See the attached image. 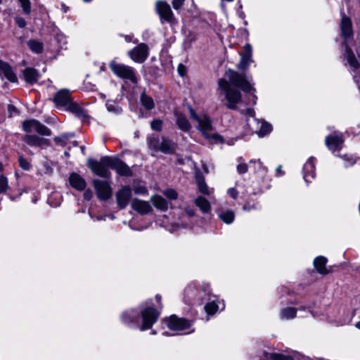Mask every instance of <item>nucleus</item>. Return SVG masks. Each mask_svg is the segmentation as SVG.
<instances>
[{"label":"nucleus","mask_w":360,"mask_h":360,"mask_svg":"<svg viewBox=\"0 0 360 360\" xmlns=\"http://www.w3.org/2000/svg\"><path fill=\"white\" fill-rule=\"evenodd\" d=\"M69 182L70 186L75 189L82 191L86 186V181L78 174L72 173L69 176Z\"/></svg>","instance_id":"nucleus-23"},{"label":"nucleus","mask_w":360,"mask_h":360,"mask_svg":"<svg viewBox=\"0 0 360 360\" xmlns=\"http://www.w3.org/2000/svg\"><path fill=\"white\" fill-rule=\"evenodd\" d=\"M185 0H172V6L175 10H179L182 7Z\"/></svg>","instance_id":"nucleus-51"},{"label":"nucleus","mask_w":360,"mask_h":360,"mask_svg":"<svg viewBox=\"0 0 360 360\" xmlns=\"http://www.w3.org/2000/svg\"><path fill=\"white\" fill-rule=\"evenodd\" d=\"M131 206L133 210L141 214H148L153 210L148 202L140 200L139 198H134L131 202Z\"/></svg>","instance_id":"nucleus-20"},{"label":"nucleus","mask_w":360,"mask_h":360,"mask_svg":"<svg viewBox=\"0 0 360 360\" xmlns=\"http://www.w3.org/2000/svg\"><path fill=\"white\" fill-rule=\"evenodd\" d=\"M93 196V193L90 189H87L84 193V198L86 200H89Z\"/></svg>","instance_id":"nucleus-56"},{"label":"nucleus","mask_w":360,"mask_h":360,"mask_svg":"<svg viewBox=\"0 0 360 360\" xmlns=\"http://www.w3.org/2000/svg\"><path fill=\"white\" fill-rule=\"evenodd\" d=\"M217 216L220 220L226 224H232L235 219V213L230 209L219 208L217 210Z\"/></svg>","instance_id":"nucleus-25"},{"label":"nucleus","mask_w":360,"mask_h":360,"mask_svg":"<svg viewBox=\"0 0 360 360\" xmlns=\"http://www.w3.org/2000/svg\"><path fill=\"white\" fill-rule=\"evenodd\" d=\"M19 164L21 168L25 170H28L30 169V165L29 162L22 157L19 158Z\"/></svg>","instance_id":"nucleus-50"},{"label":"nucleus","mask_w":360,"mask_h":360,"mask_svg":"<svg viewBox=\"0 0 360 360\" xmlns=\"http://www.w3.org/2000/svg\"><path fill=\"white\" fill-rule=\"evenodd\" d=\"M265 357L270 360H294V356L281 353H265Z\"/></svg>","instance_id":"nucleus-37"},{"label":"nucleus","mask_w":360,"mask_h":360,"mask_svg":"<svg viewBox=\"0 0 360 360\" xmlns=\"http://www.w3.org/2000/svg\"><path fill=\"white\" fill-rule=\"evenodd\" d=\"M142 316V326L140 327L141 330L150 329L153 325L157 321L160 313L153 307H146L141 311Z\"/></svg>","instance_id":"nucleus-10"},{"label":"nucleus","mask_w":360,"mask_h":360,"mask_svg":"<svg viewBox=\"0 0 360 360\" xmlns=\"http://www.w3.org/2000/svg\"><path fill=\"white\" fill-rule=\"evenodd\" d=\"M113 169H115L121 176H129L131 175L130 168L119 159L115 162Z\"/></svg>","instance_id":"nucleus-31"},{"label":"nucleus","mask_w":360,"mask_h":360,"mask_svg":"<svg viewBox=\"0 0 360 360\" xmlns=\"http://www.w3.org/2000/svg\"><path fill=\"white\" fill-rule=\"evenodd\" d=\"M252 55V46L250 44H246L243 47V52L240 53V60L238 64V68L239 70H245L252 63H253Z\"/></svg>","instance_id":"nucleus-15"},{"label":"nucleus","mask_w":360,"mask_h":360,"mask_svg":"<svg viewBox=\"0 0 360 360\" xmlns=\"http://www.w3.org/2000/svg\"><path fill=\"white\" fill-rule=\"evenodd\" d=\"M151 128L157 131H160L162 127V122L160 120H154L150 124Z\"/></svg>","instance_id":"nucleus-49"},{"label":"nucleus","mask_w":360,"mask_h":360,"mask_svg":"<svg viewBox=\"0 0 360 360\" xmlns=\"http://www.w3.org/2000/svg\"><path fill=\"white\" fill-rule=\"evenodd\" d=\"M74 136L73 133L63 134L61 136L54 137L53 140L58 146L65 147L68 145L70 139Z\"/></svg>","instance_id":"nucleus-36"},{"label":"nucleus","mask_w":360,"mask_h":360,"mask_svg":"<svg viewBox=\"0 0 360 360\" xmlns=\"http://www.w3.org/2000/svg\"><path fill=\"white\" fill-rule=\"evenodd\" d=\"M315 177L314 158H309L303 166V179L307 184Z\"/></svg>","instance_id":"nucleus-21"},{"label":"nucleus","mask_w":360,"mask_h":360,"mask_svg":"<svg viewBox=\"0 0 360 360\" xmlns=\"http://www.w3.org/2000/svg\"><path fill=\"white\" fill-rule=\"evenodd\" d=\"M148 143L150 149L155 151H160L165 154H172L175 152L176 145L174 142L166 137L160 139L157 136H151L148 138Z\"/></svg>","instance_id":"nucleus-6"},{"label":"nucleus","mask_w":360,"mask_h":360,"mask_svg":"<svg viewBox=\"0 0 360 360\" xmlns=\"http://www.w3.org/2000/svg\"><path fill=\"white\" fill-rule=\"evenodd\" d=\"M132 195V191L128 186H124L115 193L116 202L120 210L124 209L129 204Z\"/></svg>","instance_id":"nucleus-13"},{"label":"nucleus","mask_w":360,"mask_h":360,"mask_svg":"<svg viewBox=\"0 0 360 360\" xmlns=\"http://www.w3.org/2000/svg\"><path fill=\"white\" fill-rule=\"evenodd\" d=\"M191 117L197 123V129L207 139H213L217 141L220 136L216 134H212L213 127L210 117L206 114H198L192 108H189Z\"/></svg>","instance_id":"nucleus-2"},{"label":"nucleus","mask_w":360,"mask_h":360,"mask_svg":"<svg viewBox=\"0 0 360 360\" xmlns=\"http://www.w3.org/2000/svg\"><path fill=\"white\" fill-rule=\"evenodd\" d=\"M344 142L342 134L340 132H335L333 134L326 136V144L332 151L339 150Z\"/></svg>","instance_id":"nucleus-16"},{"label":"nucleus","mask_w":360,"mask_h":360,"mask_svg":"<svg viewBox=\"0 0 360 360\" xmlns=\"http://www.w3.org/2000/svg\"><path fill=\"white\" fill-rule=\"evenodd\" d=\"M30 50L35 53H41L43 51V44L35 39H30L27 41Z\"/></svg>","instance_id":"nucleus-40"},{"label":"nucleus","mask_w":360,"mask_h":360,"mask_svg":"<svg viewBox=\"0 0 360 360\" xmlns=\"http://www.w3.org/2000/svg\"><path fill=\"white\" fill-rule=\"evenodd\" d=\"M250 164H253L256 172L259 173L261 176H264L267 172V168L263 165L260 160H250Z\"/></svg>","instance_id":"nucleus-41"},{"label":"nucleus","mask_w":360,"mask_h":360,"mask_svg":"<svg viewBox=\"0 0 360 360\" xmlns=\"http://www.w3.org/2000/svg\"><path fill=\"white\" fill-rule=\"evenodd\" d=\"M132 60L138 63H144L149 55V48L147 44L140 43L128 53Z\"/></svg>","instance_id":"nucleus-12"},{"label":"nucleus","mask_w":360,"mask_h":360,"mask_svg":"<svg viewBox=\"0 0 360 360\" xmlns=\"http://www.w3.org/2000/svg\"><path fill=\"white\" fill-rule=\"evenodd\" d=\"M254 208H255V205H244L243 206V210L245 211H250Z\"/></svg>","instance_id":"nucleus-61"},{"label":"nucleus","mask_w":360,"mask_h":360,"mask_svg":"<svg viewBox=\"0 0 360 360\" xmlns=\"http://www.w3.org/2000/svg\"><path fill=\"white\" fill-rule=\"evenodd\" d=\"M105 217H106L105 215L96 217V220H98V221H100V220H105Z\"/></svg>","instance_id":"nucleus-63"},{"label":"nucleus","mask_w":360,"mask_h":360,"mask_svg":"<svg viewBox=\"0 0 360 360\" xmlns=\"http://www.w3.org/2000/svg\"><path fill=\"white\" fill-rule=\"evenodd\" d=\"M133 191L136 195H146L148 193L147 188L143 185H136L133 188Z\"/></svg>","instance_id":"nucleus-45"},{"label":"nucleus","mask_w":360,"mask_h":360,"mask_svg":"<svg viewBox=\"0 0 360 360\" xmlns=\"http://www.w3.org/2000/svg\"><path fill=\"white\" fill-rule=\"evenodd\" d=\"M156 11L160 18L169 22H172L174 20L173 12L170 6L165 1H158L156 4Z\"/></svg>","instance_id":"nucleus-14"},{"label":"nucleus","mask_w":360,"mask_h":360,"mask_svg":"<svg viewBox=\"0 0 360 360\" xmlns=\"http://www.w3.org/2000/svg\"><path fill=\"white\" fill-rule=\"evenodd\" d=\"M22 128L25 131L31 133L37 132L42 136H50L51 130L37 120L32 119L22 122Z\"/></svg>","instance_id":"nucleus-11"},{"label":"nucleus","mask_w":360,"mask_h":360,"mask_svg":"<svg viewBox=\"0 0 360 360\" xmlns=\"http://www.w3.org/2000/svg\"><path fill=\"white\" fill-rule=\"evenodd\" d=\"M15 22L18 25V26L20 28L25 27L27 22L22 17H18L15 18Z\"/></svg>","instance_id":"nucleus-53"},{"label":"nucleus","mask_w":360,"mask_h":360,"mask_svg":"<svg viewBox=\"0 0 360 360\" xmlns=\"http://www.w3.org/2000/svg\"><path fill=\"white\" fill-rule=\"evenodd\" d=\"M53 101L58 107L68 108V105L72 103V98L70 91L68 89H61L58 91L54 98Z\"/></svg>","instance_id":"nucleus-17"},{"label":"nucleus","mask_w":360,"mask_h":360,"mask_svg":"<svg viewBox=\"0 0 360 360\" xmlns=\"http://www.w3.org/2000/svg\"><path fill=\"white\" fill-rule=\"evenodd\" d=\"M8 187V179L4 176H0V193H4L6 191L7 188Z\"/></svg>","instance_id":"nucleus-48"},{"label":"nucleus","mask_w":360,"mask_h":360,"mask_svg":"<svg viewBox=\"0 0 360 360\" xmlns=\"http://www.w3.org/2000/svg\"><path fill=\"white\" fill-rule=\"evenodd\" d=\"M272 130V126L266 122H262L261 123V126L259 130V136L260 137H263L266 136V134H269Z\"/></svg>","instance_id":"nucleus-42"},{"label":"nucleus","mask_w":360,"mask_h":360,"mask_svg":"<svg viewBox=\"0 0 360 360\" xmlns=\"http://www.w3.org/2000/svg\"><path fill=\"white\" fill-rule=\"evenodd\" d=\"M354 326H355L357 329L360 330V321H359L356 322V323H355V324H354Z\"/></svg>","instance_id":"nucleus-64"},{"label":"nucleus","mask_w":360,"mask_h":360,"mask_svg":"<svg viewBox=\"0 0 360 360\" xmlns=\"http://www.w3.org/2000/svg\"><path fill=\"white\" fill-rule=\"evenodd\" d=\"M177 70H178V72L179 74L181 76V77H184L186 73V67L182 65V64H179V66H178V68H177Z\"/></svg>","instance_id":"nucleus-54"},{"label":"nucleus","mask_w":360,"mask_h":360,"mask_svg":"<svg viewBox=\"0 0 360 360\" xmlns=\"http://www.w3.org/2000/svg\"><path fill=\"white\" fill-rule=\"evenodd\" d=\"M174 117L176 124L180 130L187 132L191 129V125L184 115L178 111H175Z\"/></svg>","instance_id":"nucleus-24"},{"label":"nucleus","mask_w":360,"mask_h":360,"mask_svg":"<svg viewBox=\"0 0 360 360\" xmlns=\"http://www.w3.org/2000/svg\"><path fill=\"white\" fill-rule=\"evenodd\" d=\"M0 72H2L4 75L11 82H15L18 80V78L13 72L11 67L1 60H0Z\"/></svg>","instance_id":"nucleus-26"},{"label":"nucleus","mask_w":360,"mask_h":360,"mask_svg":"<svg viewBox=\"0 0 360 360\" xmlns=\"http://www.w3.org/2000/svg\"><path fill=\"white\" fill-rule=\"evenodd\" d=\"M163 322L169 329L176 332V334H190L195 331V329L192 328V321L176 315L165 319Z\"/></svg>","instance_id":"nucleus-4"},{"label":"nucleus","mask_w":360,"mask_h":360,"mask_svg":"<svg viewBox=\"0 0 360 360\" xmlns=\"http://www.w3.org/2000/svg\"><path fill=\"white\" fill-rule=\"evenodd\" d=\"M121 320L126 325L136 324L139 320V311L135 309L127 310L122 314Z\"/></svg>","instance_id":"nucleus-22"},{"label":"nucleus","mask_w":360,"mask_h":360,"mask_svg":"<svg viewBox=\"0 0 360 360\" xmlns=\"http://www.w3.org/2000/svg\"><path fill=\"white\" fill-rule=\"evenodd\" d=\"M8 110L9 112L11 113V115H13V113L17 112V108L13 105H8Z\"/></svg>","instance_id":"nucleus-59"},{"label":"nucleus","mask_w":360,"mask_h":360,"mask_svg":"<svg viewBox=\"0 0 360 360\" xmlns=\"http://www.w3.org/2000/svg\"><path fill=\"white\" fill-rule=\"evenodd\" d=\"M195 180L198 190L200 193L205 195H210L212 193V190L208 188L205 181L204 177L199 171L195 172Z\"/></svg>","instance_id":"nucleus-28"},{"label":"nucleus","mask_w":360,"mask_h":360,"mask_svg":"<svg viewBox=\"0 0 360 360\" xmlns=\"http://www.w3.org/2000/svg\"><path fill=\"white\" fill-rule=\"evenodd\" d=\"M117 158H111L109 156H104L101 159V162L103 163L104 167H110L112 169H114L115 162L117 161Z\"/></svg>","instance_id":"nucleus-43"},{"label":"nucleus","mask_w":360,"mask_h":360,"mask_svg":"<svg viewBox=\"0 0 360 360\" xmlns=\"http://www.w3.org/2000/svg\"><path fill=\"white\" fill-rule=\"evenodd\" d=\"M226 75L233 86L241 89L243 91L250 92L252 90L255 91L252 84L247 81L243 75L230 70L226 72Z\"/></svg>","instance_id":"nucleus-8"},{"label":"nucleus","mask_w":360,"mask_h":360,"mask_svg":"<svg viewBox=\"0 0 360 360\" xmlns=\"http://www.w3.org/2000/svg\"><path fill=\"white\" fill-rule=\"evenodd\" d=\"M340 30L341 35L344 39V59L347 60L349 65L353 70H356L360 67V64L356 59L352 50L347 44V41L353 37L352 22L351 19L349 17L346 16L345 14L342 15L340 21Z\"/></svg>","instance_id":"nucleus-1"},{"label":"nucleus","mask_w":360,"mask_h":360,"mask_svg":"<svg viewBox=\"0 0 360 360\" xmlns=\"http://www.w3.org/2000/svg\"><path fill=\"white\" fill-rule=\"evenodd\" d=\"M241 113L250 117H253L255 116V111L252 108H247L245 110L241 111Z\"/></svg>","instance_id":"nucleus-55"},{"label":"nucleus","mask_w":360,"mask_h":360,"mask_svg":"<svg viewBox=\"0 0 360 360\" xmlns=\"http://www.w3.org/2000/svg\"><path fill=\"white\" fill-rule=\"evenodd\" d=\"M20 3L23 12L27 14L30 15L31 13V2L30 0H18Z\"/></svg>","instance_id":"nucleus-44"},{"label":"nucleus","mask_w":360,"mask_h":360,"mask_svg":"<svg viewBox=\"0 0 360 360\" xmlns=\"http://www.w3.org/2000/svg\"><path fill=\"white\" fill-rule=\"evenodd\" d=\"M219 86L224 91L226 107L231 110H236L237 104L241 101L240 92L232 88L225 79H220L219 80Z\"/></svg>","instance_id":"nucleus-5"},{"label":"nucleus","mask_w":360,"mask_h":360,"mask_svg":"<svg viewBox=\"0 0 360 360\" xmlns=\"http://www.w3.org/2000/svg\"><path fill=\"white\" fill-rule=\"evenodd\" d=\"M341 158L344 161V165L345 167L353 165L356 160L352 155H344L341 156Z\"/></svg>","instance_id":"nucleus-46"},{"label":"nucleus","mask_w":360,"mask_h":360,"mask_svg":"<svg viewBox=\"0 0 360 360\" xmlns=\"http://www.w3.org/2000/svg\"><path fill=\"white\" fill-rule=\"evenodd\" d=\"M93 186L96 196L100 200L105 201L111 198L112 194V188L108 181L94 179L93 180Z\"/></svg>","instance_id":"nucleus-9"},{"label":"nucleus","mask_w":360,"mask_h":360,"mask_svg":"<svg viewBox=\"0 0 360 360\" xmlns=\"http://www.w3.org/2000/svg\"><path fill=\"white\" fill-rule=\"evenodd\" d=\"M252 104H253V105H255V104H256V102H257V98L256 95H255V94H252Z\"/></svg>","instance_id":"nucleus-62"},{"label":"nucleus","mask_w":360,"mask_h":360,"mask_svg":"<svg viewBox=\"0 0 360 360\" xmlns=\"http://www.w3.org/2000/svg\"><path fill=\"white\" fill-rule=\"evenodd\" d=\"M23 76L26 82L32 84L35 83L39 77L37 71L32 68H27L23 71Z\"/></svg>","instance_id":"nucleus-33"},{"label":"nucleus","mask_w":360,"mask_h":360,"mask_svg":"<svg viewBox=\"0 0 360 360\" xmlns=\"http://www.w3.org/2000/svg\"><path fill=\"white\" fill-rule=\"evenodd\" d=\"M109 66L116 76L123 79L129 80L134 84L138 82L136 72L133 68L124 64L117 63L115 61H111Z\"/></svg>","instance_id":"nucleus-7"},{"label":"nucleus","mask_w":360,"mask_h":360,"mask_svg":"<svg viewBox=\"0 0 360 360\" xmlns=\"http://www.w3.org/2000/svg\"><path fill=\"white\" fill-rule=\"evenodd\" d=\"M210 289L195 283L189 284L184 290V302L191 305H201L209 296Z\"/></svg>","instance_id":"nucleus-3"},{"label":"nucleus","mask_w":360,"mask_h":360,"mask_svg":"<svg viewBox=\"0 0 360 360\" xmlns=\"http://www.w3.org/2000/svg\"><path fill=\"white\" fill-rule=\"evenodd\" d=\"M163 193L168 199L170 200H176L178 198L177 192L172 188L166 189L164 191Z\"/></svg>","instance_id":"nucleus-47"},{"label":"nucleus","mask_w":360,"mask_h":360,"mask_svg":"<svg viewBox=\"0 0 360 360\" xmlns=\"http://www.w3.org/2000/svg\"><path fill=\"white\" fill-rule=\"evenodd\" d=\"M150 200L153 205L159 210L165 212L168 209L167 201L160 195H155L151 197Z\"/></svg>","instance_id":"nucleus-30"},{"label":"nucleus","mask_w":360,"mask_h":360,"mask_svg":"<svg viewBox=\"0 0 360 360\" xmlns=\"http://www.w3.org/2000/svg\"><path fill=\"white\" fill-rule=\"evenodd\" d=\"M67 109L79 118L84 120L87 117L86 111L76 103L72 102V103L68 105Z\"/></svg>","instance_id":"nucleus-32"},{"label":"nucleus","mask_w":360,"mask_h":360,"mask_svg":"<svg viewBox=\"0 0 360 360\" xmlns=\"http://www.w3.org/2000/svg\"><path fill=\"white\" fill-rule=\"evenodd\" d=\"M237 171L239 174H244L248 171V165L245 163L238 164Z\"/></svg>","instance_id":"nucleus-52"},{"label":"nucleus","mask_w":360,"mask_h":360,"mask_svg":"<svg viewBox=\"0 0 360 360\" xmlns=\"http://www.w3.org/2000/svg\"><path fill=\"white\" fill-rule=\"evenodd\" d=\"M327 261V259L323 256L317 257L314 260V266L315 269L322 275H326L329 273V271L326 266Z\"/></svg>","instance_id":"nucleus-27"},{"label":"nucleus","mask_w":360,"mask_h":360,"mask_svg":"<svg viewBox=\"0 0 360 360\" xmlns=\"http://www.w3.org/2000/svg\"><path fill=\"white\" fill-rule=\"evenodd\" d=\"M23 140L30 146L40 147L47 143L46 139L40 138L36 135H26Z\"/></svg>","instance_id":"nucleus-29"},{"label":"nucleus","mask_w":360,"mask_h":360,"mask_svg":"<svg viewBox=\"0 0 360 360\" xmlns=\"http://www.w3.org/2000/svg\"><path fill=\"white\" fill-rule=\"evenodd\" d=\"M195 203L204 213H207L211 210L209 201L203 197H198L195 200Z\"/></svg>","instance_id":"nucleus-35"},{"label":"nucleus","mask_w":360,"mask_h":360,"mask_svg":"<svg viewBox=\"0 0 360 360\" xmlns=\"http://www.w3.org/2000/svg\"><path fill=\"white\" fill-rule=\"evenodd\" d=\"M185 213L187 216L188 217H192L195 214V212L194 210L192 209V208H190V207H186L185 209Z\"/></svg>","instance_id":"nucleus-58"},{"label":"nucleus","mask_w":360,"mask_h":360,"mask_svg":"<svg viewBox=\"0 0 360 360\" xmlns=\"http://www.w3.org/2000/svg\"><path fill=\"white\" fill-rule=\"evenodd\" d=\"M205 301H207V303L205 305L204 309L208 315L214 314L219 309L221 310L224 309L225 305L224 302H222L221 307L220 308L219 305L217 303L218 298L215 295H212L210 292H209V296L207 297Z\"/></svg>","instance_id":"nucleus-18"},{"label":"nucleus","mask_w":360,"mask_h":360,"mask_svg":"<svg viewBox=\"0 0 360 360\" xmlns=\"http://www.w3.org/2000/svg\"><path fill=\"white\" fill-rule=\"evenodd\" d=\"M140 101L142 104V105L146 109V110H152L155 107V103L153 101V99L146 94L145 93L141 94L140 97Z\"/></svg>","instance_id":"nucleus-39"},{"label":"nucleus","mask_w":360,"mask_h":360,"mask_svg":"<svg viewBox=\"0 0 360 360\" xmlns=\"http://www.w3.org/2000/svg\"><path fill=\"white\" fill-rule=\"evenodd\" d=\"M88 166L94 173L99 176L104 178H108L110 176V173L101 161L98 162L93 159H89L88 160Z\"/></svg>","instance_id":"nucleus-19"},{"label":"nucleus","mask_w":360,"mask_h":360,"mask_svg":"<svg viewBox=\"0 0 360 360\" xmlns=\"http://www.w3.org/2000/svg\"><path fill=\"white\" fill-rule=\"evenodd\" d=\"M107 110L113 115H120L122 112V108L114 101H108L106 102Z\"/></svg>","instance_id":"nucleus-38"},{"label":"nucleus","mask_w":360,"mask_h":360,"mask_svg":"<svg viewBox=\"0 0 360 360\" xmlns=\"http://www.w3.org/2000/svg\"><path fill=\"white\" fill-rule=\"evenodd\" d=\"M276 173L278 174V176H282L283 175L284 172H283L282 170V167L281 166H278L277 168H276Z\"/></svg>","instance_id":"nucleus-60"},{"label":"nucleus","mask_w":360,"mask_h":360,"mask_svg":"<svg viewBox=\"0 0 360 360\" xmlns=\"http://www.w3.org/2000/svg\"><path fill=\"white\" fill-rule=\"evenodd\" d=\"M228 193L233 199H236L238 195V191L233 188H229Z\"/></svg>","instance_id":"nucleus-57"},{"label":"nucleus","mask_w":360,"mask_h":360,"mask_svg":"<svg viewBox=\"0 0 360 360\" xmlns=\"http://www.w3.org/2000/svg\"><path fill=\"white\" fill-rule=\"evenodd\" d=\"M297 309L292 307H288L281 309L280 318L283 320L292 319L296 316Z\"/></svg>","instance_id":"nucleus-34"}]
</instances>
